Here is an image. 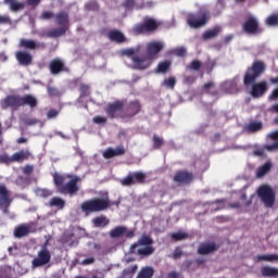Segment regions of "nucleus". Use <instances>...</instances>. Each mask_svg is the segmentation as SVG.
Masks as SVG:
<instances>
[{
    "mask_svg": "<svg viewBox=\"0 0 278 278\" xmlns=\"http://www.w3.org/2000/svg\"><path fill=\"white\" fill-rule=\"evenodd\" d=\"M266 65L263 61H255L252 66L248 67L243 85L245 87L252 86L250 94L254 99L262 98L268 90V84L265 80L256 83L257 78L265 72Z\"/></svg>",
    "mask_w": 278,
    "mask_h": 278,
    "instance_id": "obj_1",
    "label": "nucleus"
},
{
    "mask_svg": "<svg viewBox=\"0 0 278 278\" xmlns=\"http://www.w3.org/2000/svg\"><path fill=\"white\" fill-rule=\"evenodd\" d=\"M52 177L59 194H68L70 197H75V194L79 192V185L77 184L81 181V177L73 176L71 174L64 176L58 173H54Z\"/></svg>",
    "mask_w": 278,
    "mask_h": 278,
    "instance_id": "obj_2",
    "label": "nucleus"
},
{
    "mask_svg": "<svg viewBox=\"0 0 278 278\" xmlns=\"http://www.w3.org/2000/svg\"><path fill=\"white\" fill-rule=\"evenodd\" d=\"M110 200L103 198H93L87 201H84L80 204V210L84 214H94V212H105L110 207Z\"/></svg>",
    "mask_w": 278,
    "mask_h": 278,
    "instance_id": "obj_3",
    "label": "nucleus"
},
{
    "mask_svg": "<svg viewBox=\"0 0 278 278\" xmlns=\"http://www.w3.org/2000/svg\"><path fill=\"white\" fill-rule=\"evenodd\" d=\"M29 157H31L29 150L14 152L11 156L4 152L0 154V164H5V166H10V164H23V162H26Z\"/></svg>",
    "mask_w": 278,
    "mask_h": 278,
    "instance_id": "obj_4",
    "label": "nucleus"
},
{
    "mask_svg": "<svg viewBox=\"0 0 278 278\" xmlns=\"http://www.w3.org/2000/svg\"><path fill=\"white\" fill-rule=\"evenodd\" d=\"M210 13L207 11H199L197 13H189L187 15V24L191 28H201L207 24Z\"/></svg>",
    "mask_w": 278,
    "mask_h": 278,
    "instance_id": "obj_5",
    "label": "nucleus"
},
{
    "mask_svg": "<svg viewBox=\"0 0 278 278\" xmlns=\"http://www.w3.org/2000/svg\"><path fill=\"white\" fill-rule=\"evenodd\" d=\"M257 195L263 201L266 207H273L276 200V194L271 187L263 185L257 189Z\"/></svg>",
    "mask_w": 278,
    "mask_h": 278,
    "instance_id": "obj_6",
    "label": "nucleus"
},
{
    "mask_svg": "<svg viewBox=\"0 0 278 278\" xmlns=\"http://www.w3.org/2000/svg\"><path fill=\"white\" fill-rule=\"evenodd\" d=\"M242 30L247 35H257L263 33V28H261L258 20L252 15L244 21Z\"/></svg>",
    "mask_w": 278,
    "mask_h": 278,
    "instance_id": "obj_7",
    "label": "nucleus"
},
{
    "mask_svg": "<svg viewBox=\"0 0 278 278\" xmlns=\"http://www.w3.org/2000/svg\"><path fill=\"white\" fill-rule=\"evenodd\" d=\"M162 26V22L153 17H144L140 25V34H153Z\"/></svg>",
    "mask_w": 278,
    "mask_h": 278,
    "instance_id": "obj_8",
    "label": "nucleus"
},
{
    "mask_svg": "<svg viewBox=\"0 0 278 278\" xmlns=\"http://www.w3.org/2000/svg\"><path fill=\"white\" fill-rule=\"evenodd\" d=\"M51 262V252L49 250H39L37 257L31 262L33 268H40L41 266H47Z\"/></svg>",
    "mask_w": 278,
    "mask_h": 278,
    "instance_id": "obj_9",
    "label": "nucleus"
},
{
    "mask_svg": "<svg viewBox=\"0 0 278 278\" xmlns=\"http://www.w3.org/2000/svg\"><path fill=\"white\" fill-rule=\"evenodd\" d=\"M49 71L52 75H60V73H70L71 70L66 67L62 59L55 58L50 61Z\"/></svg>",
    "mask_w": 278,
    "mask_h": 278,
    "instance_id": "obj_10",
    "label": "nucleus"
},
{
    "mask_svg": "<svg viewBox=\"0 0 278 278\" xmlns=\"http://www.w3.org/2000/svg\"><path fill=\"white\" fill-rule=\"evenodd\" d=\"M123 108H125V103L121 100H117L106 105L105 113L109 118H118L121 112H123Z\"/></svg>",
    "mask_w": 278,
    "mask_h": 278,
    "instance_id": "obj_11",
    "label": "nucleus"
},
{
    "mask_svg": "<svg viewBox=\"0 0 278 278\" xmlns=\"http://www.w3.org/2000/svg\"><path fill=\"white\" fill-rule=\"evenodd\" d=\"M2 108L3 110H8V108H11V110H18L20 108H22L21 96H7L5 99L2 101Z\"/></svg>",
    "mask_w": 278,
    "mask_h": 278,
    "instance_id": "obj_12",
    "label": "nucleus"
},
{
    "mask_svg": "<svg viewBox=\"0 0 278 278\" xmlns=\"http://www.w3.org/2000/svg\"><path fill=\"white\" fill-rule=\"evenodd\" d=\"M173 180L178 185H189L194 180V174L188 170H178L175 173Z\"/></svg>",
    "mask_w": 278,
    "mask_h": 278,
    "instance_id": "obj_13",
    "label": "nucleus"
},
{
    "mask_svg": "<svg viewBox=\"0 0 278 278\" xmlns=\"http://www.w3.org/2000/svg\"><path fill=\"white\" fill-rule=\"evenodd\" d=\"M110 238H134V231L128 230L127 226H117L110 230L109 232Z\"/></svg>",
    "mask_w": 278,
    "mask_h": 278,
    "instance_id": "obj_14",
    "label": "nucleus"
},
{
    "mask_svg": "<svg viewBox=\"0 0 278 278\" xmlns=\"http://www.w3.org/2000/svg\"><path fill=\"white\" fill-rule=\"evenodd\" d=\"M122 55H126V58L132 62V68L140 70V54H138V50L129 48L123 50Z\"/></svg>",
    "mask_w": 278,
    "mask_h": 278,
    "instance_id": "obj_15",
    "label": "nucleus"
},
{
    "mask_svg": "<svg viewBox=\"0 0 278 278\" xmlns=\"http://www.w3.org/2000/svg\"><path fill=\"white\" fill-rule=\"evenodd\" d=\"M15 59L17 60L20 66H31L34 63V56L29 52L17 51L15 53Z\"/></svg>",
    "mask_w": 278,
    "mask_h": 278,
    "instance_id": "obj_16",
    "label": "nucleus"
},
{
    "mask_svg": "<svg viewBox=\"0 0 278 278\" xmlns=\"http://www.w3.org/2000/svg\"><path fill=\"white\" fill-rule=\"evenodd\" d=\"M164 50V43L160 41H152L147 45V53L151 59H157V53Z\"/></svg>",
    "mask_w": 278,
    "mask_h": 278,
    "instance_id": "obj_17",
    "label": "nucleus"
},
{
    "mask_svg": "<svg viewBox=\"0 0 278 278\" xmlns=\"http://www.w3.org/2000/svg\"><path fill=\"white\" fill-rule=\"evenodd\" d=\"M20 47L23 49H29L30 51H34L36 49H47V45L45 42L36 43V41L31 39H21L20 40Z\"/></svg>",
    "mask_w": 278,
    "mask_h": 278,
    "instance_id": "obj_18",
    "label": "nucleus"
},
{
    "mask_svg": "<svg viewBox=\"0 0 278 278\" xmlns=\"http://www.w3.org/2000/svg\"><path fill=\"white\" fill-rule=\"evenodd\" d=\"M125 153H126L125 147L118 146L116 147V149L108 148L106 150H104L102 155L104 160H112V157H118L121 155H125Z\"/></svg>",
    "mask_w": 278,
    "mask_h": 278,
    "instance_id": "obj_19",
    "label": "nucleus"
},
{
    "mask_svg": "<svg viewBox=\"0 0 278 278\" xmlns=\"http://www.w3.org/2000/svg\"><path fill=\"white\" fill-rule=\"evenodd\" d=\"M12 203L10 199V190L5 185H0V207H9Z\"/></svg>",
    "mask_w": 278,
    "mask_h": 278,
    "instance_id": "obj_20",
    "label": "nucleus"
},
{
    "mask_svg": "<svg viewBox=\"0 0 278 278\" xmlns=\"http://www.w3.org/2000/svg\"><path fill=\"white\" fill-rule=\"evenodd\" d=\"M108 38L111 40V42H116L117 45H123V42L127 40L125 35L117 29H111L108 33Z\"/></svg>",
    "mask_w": 278,
    "mask_h": 278,
    "instance_id": "obj_21",
    "label": "nucleus"
},
{
    "mask_svg": "<svg viewBox=\"0 0 278 278\" xmlns=\"http://www.w3.org/2000/svg\"><path fill=\"white\" fill-rule=\"evenodd\" d=\"M217 249H218V245H216L214 242L201 243L198 248V253L201 255H206V254L215 252Z\"/></svg>",
    "mask_w": 278,
    "mask_h": 278,
    "instance_id": "obj_22",
    "label": "nucleus"
},
{
    "mask_svg": "<svg viewBox=\"0 0 278 278\" xmlns=\"http://www.w3.org/2000/svg\"><path fill=\"white\" fill-rule=\"evenodd\" d=\"M139 181H140V172H137L122 179L121 184L122 186H134V184H138Z\"/></svg>",
    "mask_w": 278,
    "mask_h": 278,
    "instance_id": "obj_23",
    "label": "nucleus"
},
{
    "mask_svg": "<svg viewBox=\"0 0 278 278\" xmlns=\"http://www.w3.org/2000/svg\"><path fill=\"white\" fill-rule=\"evenodd\" d=\"M22 108L23 105H28V108H37L38 106V99L33 94H24L21 97Z\"/></svg>",
    "mask_w": 278,
    "mask_h": 278,
    "instance_id": "obj_24",
    "label": "nucleus"
},
{
    "mask_svg": "<svg viewBox=\"0 0 278 278\" xmlns=\"http://www.w3.org/2000/svg\"><path fill=\"white\" fill-rule=\"evenodd\" d=\"M29 231H31V227L27 225H20L14 229V238H25V236H29Z\"/></svg>",
    "mask_w": 278,
    "mask_h": 278,
    "instance_id": "obj_25",
    "label": "nucleus"
},
{
    "mask_svg": "<svg viewBox=\"0 0 278 278\" xmlns=\"http://www.w3.org/2000/svg\"><path fill=\"white\" fill-rule=\"evenodd\" d=\"M173 65V62L166 60L164 62H160L154 70L155 74H166L168 71H170V66Z\"/></svg>",
    "mask_w": 278,
    "mask_h": 278,
    "instance_id": "obj_26",
    "label": "nucleus"
},
{
    "mask_svg": "<svg viewBox=\"0 0 278 278\" xmlns=\"http://www.w3.org/2000/svg\"><path fill=\"white\" fill-rule=\"evenodd\" d=\"M4 3L10 7L11 12L25 10V3L17 2L16 0H4Z\"/></svg>",
    "mask_w": 278,
    "mask_h": 278,
    "instance_id": "obj_27",
    "label": "nucleus"
},
{
    "mask_svg": "<svg viewBox=\"0 0 278 278\" xmlns=\"http://www.w3.org/2000/svg\"><path fill=\"white\" fill-rule=\"evenodd\" d=\"M262 277H278V268L264 266L261 268Z\"/></svg>",
    "mask_w": 278,
    "mask_h": 278,
    "instance_id": "obj_28",
    "label": "nucleus"
},
{
    "mask_svg": "<svg viewBox=\"0 0 278 278\" xmlns=\"http://www.w3.org/2000/svg\"><path fill=\"white\" fill-rule=\"evenodd\" d=\"M263 128L262 122H250L245 127L244 130L249 134L257 132Z\"/></svg>",
    "mask_w": 278,
    "mask_h": 278,
    "instance_id": "obj_29",
    "label": "nucleus"
},
{
    "mask_svg": "<svg viewBox=\"0 0 278 278\" xmlns=\"http://www.w3.org/2000/svg\"><path fill=\"white\" fill-rule=\"evenodd\" d=\"M93 227H108L110 225V219L105 215H101L98 217H94L92 219Z\"/></svg>",
    "mask_w": 278,
    "mask_h": 278,
    "instance_id": "obj_30",
    "label": "nucleus"
},
{
    "mask_svg": "<svg viewBox=\"0 0 278 278\" xmlns=\"http://www.w3.org/2000/svg\"><path fill=\"white\" fill-rule=\"evenodd\" d=\"M55 21L58 25H68V13L66 11L55 14Z\"/></svg>",
    "mask_w": 278,
    "mask_h": 278,
    "instance_id": "obj_31",
    "label": "nucleus"
},
{
    "mask_svg": "<svg viewBox=\"0 0 278 278\" xmlns=\"http://www.w3.org/2000/svg\"><path fill=\"white\" fill-rule=\"evenodd\" d=\"M66 34L65 26H62L60 28H54L47 33V38H60V36H64Z\"/></svg>",
    "mask_w": 278,
    "mask_h": 278,
    "instance_id": "obj_32",
    "label": "nucleus"
},
{
    "mask_svg": "<svg viewBox=\"0 0 278 278\" xmlns=\"http://www.w3.org/2000/svg\"><path fill=\"white\" fill-rule=\"evenodd\" d=\"M220 31H222V28L219 26H215L214 28L208 29L203 34V39L204 40L213 39L217 37Z\"/></svg>",
    "mask_w": 278,
    "mask_h": 278,
    "instance_id": "obj_33",
    "label": "nucleus"
},
{
    "mask_svg": "<svg viewBox=\"0 0 278 278\" xmlns=\"http://www.w3.org/2000/svg\"><path fill=\"white\" fill-rule=\"evenodd\" d=\"M202 90L204 93L210 96H217L218 91L215 89V84L213 81L203 85Z\"/></svg>",
    "mask_w": 278,
    "mask_h": 278,
    "instance_id": "obj_34",
    "label": "nucleus"
},
{
    "mask_svg": "<svg viewBox=\"0 0 278 278\" xmlns=\"http://www.w3.org/2000/svg\"><path fill=\"white\" fill-rule=\"evenodd\" d=\"M49 205L50 207H59V210H64L66 202L62 198L54 197L50 200Z\"/></svg>",
    "mask_w": 278,
    "mask_h": 278,
    "instance_id": "obj_35",
    "label": "nucleus"
},
{
    "mask_svg": "<svg viewBox=\"0 0 278 278\" xmlns=\"http://www.w3.org/2000/svg\"><path fill=\"white\" fill-rule=\"evenodd\" d=\"M154 252H155V248H153V245L140 247V258L149 257Z\"/></svg>",
    "mask_w": 278,
    "mask_h": 278,
    "instance_id": "obj_36",
    "label": "nucleus"
},
{
    "mask_svg": "<svg viewBox=\"0 0 278 278\" xmlns=\"http://www.w3.org/2000/svg\"><path fill=\"white\" fill-rule=\"evenodd\" d=\"M152 142H153V146L152 148L154 150H160L162 149V147L166 143V141H164V138L157 136V135H153L152 137Z\"/></svg>",
    "mask_w": 278,
    "mask_h": 278,
    "instance_id": "obj_37",
    "label": "nucleus"
},
{
    "mask_svg": "<svg viewBox=\"0 0 278 278\" xmlns=\"http://www.w3.org/2000/svg\"><path fill=\"white\" fill-rule=\"evenodd\" d=\"M155 274V269L151 266L142 267L140 270V278H151Z\"/></svg>",
    "mask_w": 278,
    "mask_h": 278,
    "instance_id": "obj_38",
    "label": "nucleus"
},
{
    "mask_svg": "<svg viewBox=\"0 0 278 278\" xmlns=\"http://www.w3.org/2000/svg\"><path fill=\"white\" fill-rule=\"evenodd\" d=\"M257 262L265 261V262H277L278 261V254H263L256 256Z\"/></svg>",
    "mask_w": 278,
    "mask_h": 278,
    "instance_id": "obj_39",
    "label": "nucleus"
},
{
    "mask_svg": "<svg viewBox=\"0 0 278 278\" xmlns=\"http://www.w3.org/2000/svg\"><path fill=\"white\" fill-rule=\"evenodd\" d=\"M271 167H273V165L270 162L265 163L263 166H261L257 169V172H256L257 177L265 176L271 169Z\"/></svg>",
    "mask_w": 278,
    "mask_h": 278,
    "instance_id": "obj_40",
    "label": "nucleus"
},
{
    "mask_svg": "<svg viewBox=\"0 0 278 278\" xmlns=\"http://www.w3.org/2000/svg\"><path fill=\"white\" fill-rule=\"evenodd\" d=\"M175 85H177V78L175 76H170L169 78H165L162 83L163 87L168 89H175Z\"/></svg>",
    "mask_w": 278,
    "mask_h": 278,
    "instance_id": "obj_41",
    "label": "nucleus"
},
{
    "mask_svg": "<svg viewBox=\"0 0 278 278\" xmlns=\"http://www.w3.org/2000/svg\"><path fill=\"white\" fill-rule=\"evenodd\" d=\"M188 232L186 231H178V232H174L172 233V239L174 241H181V240H186L188 239Z\"/></svg>",
    "mask_w": 278,
    "mask_h": 278,
    "instance_id": "obj_42",
    "label": "nucleus"
},
{
    "mask_svg": "<svg viewBox=\"0 0 278 278\" xmlns=\"http://www.w3.org/2000/svg\"><path fill=\"white\" fill-rule=\"evenodd\" d=\"M85 10L97 12V10H99V3L96 0H91L85 4Z\"/></svg>",
    "mask_w": 278,
    "mask_h": 278,
    "instance_id": "obj_43",
    "label": "nucleus"
},
{
    "mask_svg": "<svg viewBox=\"0 0 278 278\" xmlns=\"http://www.w3.org/2000/svg\"><path fill=\"white\" fill-rule=\"evenodd\" d=\"M153 247V239L149 236H141V239H140V247Z\"/></svg>",
    "mask_w": 278,
    "mask_h": 278,
    "instance_id": "obj_44",
    "label": "nucleus"
},
{
    "mask_svg": "<svg viewBox=\"0 0 278 278\" xmlns=\"http://www.w3.org/2000/svg\"><path fill=\"white\" fill-rule=\"evenodd\" d=\"M266 25L277 26L278 25V14H273L266 18Z\"/></svg>",
    "mask_w": 278,
    "mask_h": 278,
    "instance_id": "obj_45",
    "label": "nucleus"
},
{
    "mask_svg": "<svg viewBox=\"0 0 278 278\" xmlns=\"http://www.w3.org/2000/svg\"><path fill=\"white\" fill-rule=\"evenodd\" d=\"M47 92H48L49 97H60V90H58V88H55V87L48 86Z\"/></svg>",
    "mask_w": 278,
    "mask_h": 278,
    "instance_id": "obj_46",
    "label": "nucleus"
},
{
    "mask_svg": "<svg viewBox=\"0 0 278 278\" xmlns=\"http://www.w3.org/2000/svg\"><path fill=\"white\" fill-rule=\"evenodd\" d=\"M202 64L200 61L194 60L190 63V65L187 66L190 71H199L201 68Z\"/></svg>",
    "mask_w": 278,
    "mask_h": 278,
    "instance_id": "obj_47",
    "label": "nucleus"
},
{
    "mask_svg": "<svg viewBox=\"0 0 278 278\" xmlns=\"http://www.w3.org/2000/svg\"><path fill=\"white\" fill-rule=\"evenodd\" d=\"M60 114V110L58 109H50L47 113L48 121H51V118H56V116Z\"/></svg>",
    "mask_w": 278,
    "mask_h": 278,
    "instance_id": "obj_48",
    "label": "nucleus"
},
{
    "mask_svg": "<svg viewBox=\"0 0 278 278\" xmlns=\"http://www.w3.org/2000/svg\"><path fill=\"white\" fill-rule=\"evenodd\" d=\"M0 25H12V18H10V15H0Z\"/></svg>",
    "mask_w": 278,
    "mask_h": 278,
    "instance_id": "obj_49",
    "label": "nucleus"
},
{
    "mask_svg": "<svg viewBox=\"0 0 278 278\" xmlns=\"http://www.w3.org/2000/svg\"><path fill=\"white\" fill-rule=\"evenodd\" d=\"M136 5V0H125L123 3V8L126 10H134V7Z\"/></svg>",
    "mask_w": 278,
    "mask_h": 278,
    "instance_id": "obj_50",
    "label": "nucleus"
},
{
    "mask_svg": "<svg viewBox=\"0 0 278 278\" xmlns=\"http://www.w3.org/2000/svg\"><path fill=\"white\" fill-rule=\"evenodd\" d=\"M186 48L181 47V48H177L173 51V53L176 55V56H179V58H184L186 56Z\"/></svg>",
    "mask_w": 278,
    "mask_h": 278,
    "instance_id": "obj_51",
    "label": "nucleus"
},
{
    "mask_svg": "<svg viewBox=\"0 0 278 278\" xmlns=\"http://www.w3.org/2000/svg\"><path fill=\"white\" fill-rule=\"evenodd\" d=\"M93 123H96V125H103V123H108V118L103 116H96L93 117Z\"/></svg>",
    "mask_w": 278,
    "mask_h": 278,
    "instance_id": "obj_52",
    "label": "nucleus"
},
{
    "mask_svg": "<svg viewBox=\"0 0 278 278\" xmlns=\"http://www.w3.org/2000/svg\"><path fill=\"white\" fill-rule=\"evenodd\" d=\"M184 255V251H181V248L177 247L173 253V258L177 260L180 258Z\"/></svg>",
    "mask_w": 278,
    "mask_h": 278,
    "instance_id": "obj_53",
    "label": "nucleus"
},
{
    "mask_svg": "<svg viewBox=\"0 0 278 278\" xmlns=\"http://www.w3.org/2000/svg\"><path fill=\"white\" fill-rule=\"evenodd\" d=\"M41 18H43V21H49L50 18H53V12L51 11H45L41 14Z\"/></svg>",
    "mask_w": 278,
    "mask_h": 278,
    "instance_id": "obj_54",
    "label": "nucleus"
},
{
    "mask_svg": "<svg viewBox=\"0 0 278 278\" xmlns=\"http://www.w3.org/2000/svg\"><path fill=\"white\" fill-rule=\"evenodd\" d=\"M264 148L267 151H276L278 150V141H275L273 144H266Z\"/></svg>",
    "mask_w": 278,
    "mask_h": 278,
    "instance_id": "obj_55",
    "label": "nucleus"
},
{
    "mask_svg": "<svg viewBox=\"0 0 278 278\" xmlns=\"http://www.w3.org/2000/svg\"><path fill=\"white\" fill-rule=\"evenodd\" d=\"M24 123L28 126V127H31L34 125H38V119L36 118H26L24 121Z\"/></svg>",
    "mask_w": 278,
    "mask_h": 278,
    "instance_id": "obj_56",
    "label": "nucleus"
},
{
    "mask_svg": "<svg viewBox=\"0 0 278 278\" xmlns=\"http://www.w3.org/2000/svg\"><path fill=\"white\" fill-rule=\"evenodd\" d=\"M24 175H31L34 173V166L33 165H26L23 168Z\"/></svg>",
    "mask_w": 278,
    "mask_h": 278,
    "instance_id": "obj_57",
    "label": "nucleus"
},
{
    "mask_svg": "<svg viewBox=\"0 0 278 278\" xmlns=\"http://www.w3.org/2000/svg\"><path fill=\"white\" fill-rule=\"evenodd\" d=\"M80 93L83 97H86L88 94V90H90V87L88 85H80Z\"/></svg>",
    "mask_w": 278,
    "mask_h": 278,
    "instance_id": "obj_58",
    "label": "nucleus"
},
{
    "mask_svg": "<svg viewBox=\"0 0 278 278\" xmlns=\"http://www.w3.org/2000/svg\"><path fill=\"white\" fill-rule=\"evenodd\" d=\"M39 194L40 197H43V199H47V197H51L52 193L48 189H41L39 190Z\"/></svg>",
    "mask_w": 278,
    "mask_h": 278,
    "instance_id": "obj_59",
    "label": "nucleus"
},
{
    "mask_svg": "<svg viewBox=\"0 0 278 278\" xmlns=\"http://www.w3.org/2000/svg\"><path fill=\"white\" fill-rule=\"evenodd\" d=\"M268 137H269V139H271V140L278 142V130H276V131H274V132H270V134L268 135Z\"/></svg>",
    "mask_w": 278,
    "mask_h": 278,
    "instance_id": "obj_60",
    "label": "nucleus"
},
{
    "mask_svg": "<svg viewBox=\"0 0 278 278\" xmlns=\"http://www.w3.org/2000/svg\"><path fill=\"white\" fill-rule=\"evenodd\" d=\"M253 154L255 156H260V157H263L265 155V151L263 149H256Z\"/></svg>",
    "mask_w": 278,
    "mask_h": 278,
    "instance_id": "obj_61",
    "label": "nucleus"
},
{
    "mask_svg": "<svg viewBox=\"0 0 278 278\" xmlns=\"http://www.w3.org/2000/svg\"><path fill=\"white\" fill-rule=\"evenodd\" d=\"M194 81H195V79L192 76H186L185 77V84H187V85L194 84Z\"/></svg>",
    "mask_w": 278,
    "mask_h": 278,
    "instance_id": "obj_62",
    "label": "nucleus"
},
{
    "mask_svg": "<svg viewBox=\"0 0 278 278\" xmlns=\"http://www.w3.org/2000/svg\"><path fill=\"white\" fill-rule=\"evenodd\" d=\"M233 39V35H227L223 38V43L228 45Z\"/></svg>",
    "mask_w": 278,
    "mask_h": 278,
    "instance_id": "obj_63",
    "label": "nucleus"
},
{
    "mask_svg": "<svg viewBox=\"0 0 278 278\" xmlns=\"http://www.w3.org/2000/svg\"><path fill=\"white\" fill-rule=\"evenodd\" d=\"M269 99H270V100H276V99H278V88L275 89V90L271 92V94L269 96Z\"/></svg>",
    "mask_w": 278,
    "mask_h": 278,
    "instance_id": "obj_64",
    "label": "nucleus"
}]
</instances>
